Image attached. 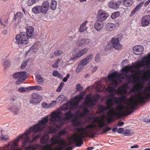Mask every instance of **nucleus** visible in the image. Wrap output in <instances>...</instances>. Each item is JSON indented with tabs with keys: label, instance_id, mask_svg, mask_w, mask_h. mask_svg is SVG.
<instances>
[{
	"label": "nucleus",
	"instance_id": "f257e3e1",
	"mask_svg": "<svg viewBox=\"0 0 150 150\" xmlns=\"http://www.w3.org/2000/svg\"><path fill=\"white\" fill-rule=\"evenodd\" d=\"M118 76L117 73H114L108 75L107 78L109 81L108 88L106 89V91L108 92L110 98L107 100L106 104L108 108L110 109L107 112V119L109 122L112 120L113 117H120L130 114L135 109V105L140 103L145 102V99L150 98V82L149 85L146 87L144 90L141 92L144 85L142 82L137 83L134 86L131 90V93L137 91L138 93L136 96V99L132 98L129 100H126L124 98H120L119 103H125V105L124 106L121 104H119L116 107V110L119 112L115 111L114 110L110 109L115 102H118L117 98H115L114 96L116 94H122V93H126V91L122 87L119 88L117 90L115 88L117 85V82L116 78Z\"/></svg>",
	"mask_w": 150,
	"mask_h": 150
},
{
	"label": "nucleus",
	"instance_id": "f03ea898",
	"mask_svg": "<svg viewBox=\"0 0 150 150\" xmlns=\"http://www.w3.org/2000/svg\"><path fill=\"white\" fill-rule=\"evenodd\" d=\"M96 123L98 127L102 128L105 126L104 118H100L95 117L92 124L86 126L85 127H81L76 128L78 134H76L72 137V139L69 144L67 143L64 139H61L60 136L66 134V131L63 130L59 133L58 136H54L50 139L52 144H46L42 146V150H62L68 145L75 143L76 146H80L83 143L82 139L86 137H93L95 135V130L94 128L97 127V125L93 124Z\"/></svg>",
	"mask_w": 150,
	"mask_h": 150
},
{
	"label": "nucleus",
	"instance_id": "7ed1b4c3",
	"mask_svg": "<svg viewBox=\"0 0 150 150\" xmlns=\"http://www.w3.org/2000/svg\"><path fill=\"white\" fill-rule=\"evenodd\" d=\"M48 120L49 121V115L42 119L34 127H31L26 130L23 134L17 137L13 142H10L3 148H1L0 150H21L20 148L15 149L18 146L20 139H23L21 146L24 147L28 144L34 142L37 138L40 137V134H39L33 136L32 139L30 138V136L32 132L36 133L45 130L47 131V133H49V125H46Z\"/></svg>",
	"mask_w": 150,
	"mask_h": 150
},
{
	"label": "nucleus",
	"instance_id": "20e7f679",
	"mask_svg": "<svg viewBox=\"0 0 150 150\" xmlns=\"http://www.w3.org/2000/svg\"><path fill=\"white\" fill-rule=\"evenodd\" d=\"M146 59L140 63H138L134 66H126L123 70L127 72L126 76L129 83L136 82L139 79V75L140 70H143L144 74L147 73L150 70V54L146 57Z\"/></svg>",
	"mask_w": 150,
	"mask_h": 150
},
{
	"label": "nucleus",
	"instance_id": "39448f33",
	"mask_svg": "<svg viewBox=\"0 0 150 150\" xmlns=\"http://www.w3.org/2000/svg\"><path fill=\"white\" fill-rule=\"evenodd\" d=\"M26 30V33L25 32H22L16 36L15 42L19 47H22L26 45L28 42L29 38H32L34 36V30L33 27L27 26Z\"/></svg>",
	"mask_w": 150,
	"mask_h": 150
},
{
	"label": "nucleus",
	"instance_id": "423d86ee",
	"mask_svg": "<svg viewBox=\"0 0 150 150\" xmlns=\"http://www.w3.org/2000/svg\"><path fill=\"white\" fill-rule=\"evenodd\" d=\"M13 78L17 80L15 82L16 85L21 84L27 78L26 72L25 71L17 72L15 73L13 75Z\"/></svg>",
	"mask_w": 150,
	"mask_h": 150
},
{
	"label": "nucleus",
	"instance_id": "0eeeda50",
	"mask_svg": "<svg viewBox=\"0 0 150 150\" xmlns=\"http://www.w3.org/2000/svg\"><path fill=\"white\" fill-rule=\"evenodd\" d=\"M96 103V101L93 100L90 96H87L85 99V101L84 103L81 106V108L83 109V115L85 116L88 112V111L86 106H92L94 105Z\"/></svg>",
	"mask_w": 150,
	"mask_h": 150
},
{
	"label": "nucleus",
	"instance_id": "6e6552de",
	"mask_svg": "<svg viewBox=\"0 0 150 150\" xmlns=\"http://www.w3.org/2000/svg\"><path fill=\"white\" fill-rule=\"evenodd\" d=\"M83 97L82 96H76L73 101L68 102L67 104L64 105V108L65 110L68 109L69 108H74L77 105L80 100H81Z\"/></svg>",
	"mask_w": 150,
	"mask_h": 150
},
{
	"label": "nucleus",
	"instance_id": "1a4fd4ad",
	"mask_svg": "<svg viewBox=\"0 0 150 150\" xmlns=\"http://www.w3.org/2000/svg\"><path fill=\"white\" fill-rule=\"evenodd\" d=\"M88 48H83L81 50H80L78 53H76L75 55H73V56L71 57L70 59L69 62H67V64H68V62L69 64H72L76 60L77 58H79L81 56H83L85 54H86L88 51Z\"/></svg>",
	"mask_w": 150,
	"mask_h": 150
},
{
	"label": "nucleus",
	"instance_id": "9d476101",
	"mask_svg": "<svg viewBox=\"0 0 150 150\" xmlns=\"http://www.w3.org/2000/svg\"><path fill=\"white\" fill-rule=\"evenodd\" d=\"M7 108L14 114L17 115L19 113V111L21 109V104L19 102L17 104H16L14 103L13 105L8 106Z\"/></svg>",
	"mask_w": 150,
	"mask_h": 150
},
{
	"label": "nucleus",
	"instance_id": "9b49d317",
	"mask_svg": "<svg viewBox=\"0 0 150 150\" xmlns=\"http://www.w3.org/2000/svg\"><path fill=\"white\" fill-rule=\"evenodd\" d=\"M111 42L112 48L118 50L122 49V45L120 43L119 40L117 38H112L111 40Z\"/></svg>",
	"mask_w": 150,
	"mask_h": 150
},
{
	"label": "nucleus",
	"instance_id": "f8f14e48",
	"mask_svg": "<svg viewBox=\"0 0 150 150\" xmlns=\"http://www.w3.org/2000/svg\"><path fill=\"white\" fill-rule=\"evenodd\" d=\"M109 15L105 11L100 10L98 11L97 15L98 20L103 22L108 16Z\"/></svg>",
	"mask_w": 150,
	"mask_h": 150
},
{
	"label": "nucleus",
	"instance_id": "ddd939ff",
	"mask_svg": "<svg viewBox=\"0 0 150 150\" xmlns=\"http://www.w3.org/2000/svg\"><path fill=\"white\" fill-rule=\"evenodd\" d=\"M32 98L30 100L31 103H38L41 100V97L37 93H33L32 95Z\"/></svg>",
	"mask_w": 150,
	"mask_h": 150
},
{
	"label": "nucleus",
	"instance_id": "4468645a",
	"mask_svg": "<svg viewBox=\"0 0 150 150\" xmlns=\"http://www.w3.org/2000/svg\"><path fill=\"white\" fill-rule=\"evenodd\" d=\"M150 23V15H145L142 17L141 19V25L142 26H146Z\"/></svg>",
	"mask_w": 150,
	"mask_h": 150
},
{
	"label": "nucleus",
	"instance_id": "2eb2a0df",
	"mask_svg": "<svg viewBox=\"0 0 150 150\" xmlns=\"http://www.w3.org/2000/svg\"><path fill=\"white\" fill-rule=\"evenodd\" d=\"M133 49L134 54L139 55L142 53L144 49L142 45H138L134 46Z\"/></svg>",
	"mask_w": 150,
	"mask_h": 150
},
{
	"label": "nucleus",
	"instance_id": "dca6fc26",
	"mask_svg": "<svg viewBox=\"0 0 150 150\" xmlns=\"http://www.w3.org/2000/svg\"><path fill=\"white\" fill-rule=\"evenodd\" d=\"M93 57V54H90L86 58L82 60L81 61L80 63L84 66H86L91 61Z\"/></svg>",
	"mask_w": 150,
	"mask_h": 150
},
{
	"label": "nucleus",
	"instance_id": "f3484780",
	"mask_svg": "<svg viewBox=\"0 0 150 150\" xmlns=\"http://www.w3.org/2000/svg\"><path fill=\"white\" fill-rule=\"evenodd\" d=\"M32 12L35 14H38L41 13L45 14L41 6H36L32 9Z\"/></svg>",
	"mask_w": 150,
	"mask_h": 150
},
{
	"label": "nucleus",
	"instance_id": "a211bd4d",
	"mask_svg": "<svg viewBox=\"0 0 150 150\" xmlns=\"http://www.w3.org/2000/svg\"><path fill=\"white\" fill-rule=\"evenodd\" d=\"M103 26V24L102 21L97 20L95 23L94 27L97 31H100L102 29Z\"/></svg>",
	"mask_w": 150,
	"mask_h": 150
},
{
	"label": "nucleus",
	"instance_id": "6ab92c4d",
	"mask_svg": "<svg viewBox=\"0 0 150 150\" xmlns=\"http://www.w3.org/2000/svg\"><path fill=\"white\" fill-rule=\"evenodd\" d=\"M49 5V3L48 1H44L41 6L45 14H47L48 11L50 6Z\"/></svg>",
	"mask_w": 150,
	"mask_h": 150
},
{
	"label": "nucleus",
	"instance_id": "aec40b11",
	"mask_svg": "<svg viewBox=\"0 0 150 150\" xmlns=\"http://www.w3.org/2000/svg\"><path fill=\"white\" fill-rule=\"evenodd\" d=\"M72 122L74 126H80L83 124L79 117L75 116L72 120Z\"/></svg>",
	"mask_w": 150,
	"mask_h": 150
},
{
	"label": "nucleus",
	"instance_id": "412c9836",
	"mask_svg": "<svg viewBox=\"0 0 150 150\" xmlns=\"http://www.w3.org/2000/svg\"><path fill=\"white\" fill-rule=\"evenodd\" d=\"M115 28L114 24L112 23H108L106 25L105 28L108 31H110L114 30Z\"/></svg>",
	"mask_w": 150,
	"mask_h": 150
},
{
	"label": "nucleus",
	"instance_id": "4be33fe9",
	"mask_svg": "<svg viewBox=\"0 0 150 150\" xmlns=\"http://www.w3.org/2000/svg\"><path fill=\"white\" fill-rule=\"evenodd\" d=\"M36 82L39 85H42L44 83V80L40 74L37 75L36 76Z\"/></svg>",
	"mask_w": 150,
	"mask_h": 150
},
{
	"label": "nucleus",
	"instance_id": "5701e85b",
	"mask_svg": "<svg viewBox=\"0 0 150 150\" xmlns=\"http://www.w3.org/2000/svg\"><path fill=\"white\" fill-rule=\"evenodd\" d=\"M120 4L116 2H111L109 4V6L111 8L117 9L119 7Z\"/></svg>",
	"mask_w": 150,
	"mask_h": 150
},
{
	"label": "nucleus",
	"instance_id": "b1692460",
	"mask_svg": "<svg viewBox=\"0 0 150 150\" xmlns=\"http://www.w3.org/2000/svg\"><path fill=\"white\" fill-rule=\"evenodd\" d=\"M38 145L34 144L25 147V149L26 150H35L38 147Z\"/></svg>",
	"mask_w": 150,
	"mask_h": 150
},
{
	"label": "nucleus",
	"instance_id": "393cba45",
	"mask_svg": "<svg viewBox=\"0 0 150 150\" xmlns=\"http://www.w3.org/2000/svg\"><path fill=\"white\" fill-rule=\"evenodd\" d=\"M88 21H86L80 25L79 29L80 32L83 33L87 30V28L86 27V25Z\"/></svg>",
	"mask_w": 150,
	"mask_h": 150
},
{
	"label": "nucleus",
	"instance_id": "a878e982",
	"mask_svg": "<svg viewBox=\"0 0 150 150\" xmlns=\"http://www.w3.org/2000/svg\"><path fill=\"white\" fill-rule=\"evenodd\" d=\"M49 139V137L47 135L42 136L40 139V142L42 144H46Z\"/></svg>",
	"mask_w": 150,
	"mask_h": 150
},
{
	"label": "nucleus",
	"instance_id": "bb28decb",
	"mask_svg": "<svg viewBox=\"0 0 150 150\" xmlns=\"http://www.w3.org/2000/svg\"><path fill=\"white\" fill-rule=\"evenodd\" d=\"M73 115L71 111H69L68 112L65 114L64 119L66 120H69L73 117Z\"/></svg>",
	"mask_w": 150,
	"mask_h": 150
},
{
	"label": "nucleus",
	"instance_id": "cd10ccee",
	"mask_svg": "<svg viewBox=\"0 0 150 150\" xmlns=\"http://www.w3.org/2000/svg\"><path fill=\"white\" fill-rule=\"evenodd\" d=\"M85 39H81L79 38L78 39L76 40V44L78 46H83L85 45Z\"/></svg>",
	"mask_w": 150,
	"mask_h": 150
},
{
	"label": "nucleus",
	"instance_id": "c85d7f7f",
	"mask_svg": "<svg viewBox=\"0 0 150 150\" xmlns=\"http://www.w3.org/2000/svg\"><path fill=\"white\" fill-rule=\"evenodd\" d=\"M104 87L100 82H98L96 85V89L99 92H101L103 89Z\"/></svg>",
	"mask_w": 150,
	"mask_h": 150
},
{
	"label": "nucleus",
	"instance_id": "c756f323",
	"mask_svg": "<svg viewBox=\"0 0 150 150\" xmlns=\"http://www.w3.org/2000/svg\"><path fill=\"white\" fill-rule=\"evenodd\" d=\"M123 4L125 6H128L131 5L133 0H123Z\"/></svg>",
	"mask_w": 150,
	"mask_h": 150
},
{
	"label": "nucleus",
	"instance_id": "7c9ffc66",
	"mask_svg": "<svg viewBox=\"0 0 150 150\" xmlns=\"http://www.w3.org/2000/svg\"><path fill=\"white\" fill-rule=\"evenodd\" d=\"M57 2L55 1H52L51 3L50 7L53 10H55L57 8Z\"/></svg>",
	"mask_w": 150,
	"mask_h": 150
},
{
	"label": "nucleus",
	"instance_id": "2f4dec72",
	"mask_svg": "<svg viewBox=\"0 0 150 150\" xmlns=\"http://www.w3.org/2000/svg\"><path fill=\"white\" fill-rule=\"evenodd\" d=\"M23 17V14L21 12L17 13L15 15V18L14 20L16 21L17 19H20Z\"/></svg>",
	"mask_w": 150,
	"mask_h": 150
},
{
	"label": "nucleus",
	"instance_id": "473e14b6",
	"mask_svg": "<svg viewBox=\"0 0 150 150\" xmlns=\"http://www.w3.org/2000/svg\"><path fill=\"white\" fill-rule=\"evenodd\" d=\"M20 100L19 97L17 96H13L11 98V100L12 102H17V103H18L19 100Z\"/></svg>",
	"mask_w": 150,
	"mask_h": 150
},
{
	"label": "nucleus",
	"instance_id": "72a5a7b5",
	"mask_svg": "<svg viewBox=\"0 0 150 150\" xmlns=\"http://www.w3.org/2000/svg\"><path fill=\"white\" fill-rule=\"evenodd\" d=\"M4 18L2 17L1 20V25H4V26H6L8 24L7 19H5L4 20Z\"/></svg>",
	"mask_w": 150,
	"mask_h": 150
},
{
	"label": "nucleus",
	"instance_id": "f704fd0d",
	"mask_svg": "<svg viewBox=\"0 0 150 150\" xmlns=\"http://www.w3.org/2000/svg\"><path fill=\"white\" fill-rule=\"evenodd\" d=\"M83 66L80 63L78 64L77 67L76 69V72L77 73H79L83 69Z\"/></svg>",
	"mask_w": 150,
	"mask_h": 150
},
{
	"label": "nucleus",
	"instance_id": "c9c22d12",
	"mask_svg": "<svg viewBox=\"0 0 150 150\" xmlns=\"http://www.w3.org/2000/svg\"><path fill=\"white\" fill-rule=\"evenodd\" d=\"M123 134L125 136H129L132 135L133 132L129 129H126L123 132Z\"/></svg>",
	"mask_w": 150,
	"mask_h": 150
},
{
	"label": "nucleus",
	"instance_id": "e433bc0d",
	"mask_svg": "<svg viewBox=\"0 0 150 150\" xmlns=\"http://www.w3.org/2000/svg\"><path fill=\"white\" fill-rule=\"evenodd\" d=\"M61 60V59H58L54 63V64L52 65V67L53 68H57L58 67V64L60 62V61Z\"/></svg>",
	"mask_w": 150,
	"mask_h": 150
},
{
	"label": "nucleus",
	"instance_id": "4c0bfd02",
	"mask_svg": "<svg viewBox=\"0 0 150 150\" xmlns=\"http://www.w3.org/2000/svg\"><path fill=\"white\" fill-rule=\"evenodd\" d=\"M10 64L8 60H6L5 61L3 64L4 67L5 69L9 67L10 66Z\"/></svg>",
	"mask_w": 150,
	"mask_h": 150
},
{
	"label": "nucleus",
	"instance_id": "58836bf2",
	"mask_svg": "<svg viewBox=\"0 0 150 150\" xmlns=\"http://www.w3.org/2000/svg\"><path fill=\"white\" fill-rule=\"evenodd\" d=\"M119 15L120 13L119 12H115L112 14L111 17L113 19H115L119 16Z\"/></svg>",
	"mask_w": 150,
	"mask_h": 150
},
{
	"label": "nucleus",
	"instance_id": "ea45409f",
	"mask_svg": "<svg viewBox=\"0 0 150 150\" xmlns=\"http://www.w3.org/2000/svg\"><path fill=\"white\" fill-rule=\"evenodd\" d=\"M112 48V45L110 43H108L105 46L104 49L107 51L110 50Z\"/></svg>",
	"mask_w": 150,
	"mask_h": 150
},
{
	"label": "nucleus",
	"instance_id": "a19ab883",
	"mask_svg": "<svg viewBox=\"0 0 150 150\" xmlns=\"http://www.w3.org/2000/svg\"><path fill=\"white\" fill-rule=\"evenodd\" d=\"M28 61L29 60L28 59H27L25 61H23L21 64V69H23L25 68Z\"/></svg>",
	"mask_w": 150,
	"mask_h": 150
},
{
	"label": "nucleus",
	"instance_id": "79ce46f5",
	"mask_svg": "<svg viewBox=\"0 0 150 150\" xmlns=\"http://www.w3.org/2000/svg\"><path fill=\"white\" fill-rule=\"evenodd\" d=\"M143 4V2H141L140 3L139 5L137 6L134 9V11L131 13V14H132V15L134 14L138 10L139 8L140 7V5H142Z\"/></svg>",
	"mask_w": 150,
	"mask_h": 150
},
{
	"label": "nucleus",
	"instance_id": "37998d69",
	"mask_svg": "<svg viewBox=\"0 0 150 150\" xmlns=\"http://www.w3.org/2000/svg\"><path fill=\"white\" fill-rule=\"evenodd\" d=\"M62 53L63 52L61 50H57L55 51L54 52V54L56 57H58L61 55Z\"/></svg>",
	"mask_w": 150,
	"mask_h": 150
},
{
	"label": "nucleus",
	"instance_id": "c03bdc74",
	"mask_svg": "<svg viewBox=\"0 0 150 150\" xmlns=\"http://www.w3.org/2000/svg\"><path fill=\"white\" fill-rule=\"evenodd\" d=\"M64 85V83L63 82H61L60 84V86L57 88L56 91L57 92H59L61 90L62 88V87Z\"/></svg>",
	"mask_w": 150,
	"mask_h": 150
},
{
	"label": "nucleus",
	"instance_id": "a18cd8bd",
	"mask_svg": "<svg viewBox=\"0 0 150 150\" xmlns=\"http://www.w3.org/2000/svg\"><path fill=\"white\" fill-rule=\"evenodd\" d=\"M76 89L78 91H79L83 89V88L81 86L80 84H77L76 86Z\"/></svg>",
	"mask_w": 150,
	"mask_h": 150
},
{
	"label": "nucleus",
	"instance_id": "49530a36",
	"mask_svg": "<svg viewBox=\"0 0 150 150\" xmlns=\"http://www.w3.org/2000/svg\"><path fill=\"white\" fill-rule=\"evenodd\" d=\"M85 45L88 46L90 45L91 44V40L89 39L85 38Z\"/></svg>",
	"mask_w": 150,
	"mask_h": 150
},
{
	"label": "nucleus",
	"instance_id": "de8ad7c7",
	"mask_svg": "<svg viewBox=\"0 0 150 150\" xmlns=\"http://www.w3.org/2000/svg\"><path fill=\"white\" fill-rule=\"evenodd\" d=\"M26 88H24V87H21L18 89V91L21 93L25 92L26 90Z\"/></svg>",
	"mask_w": 150,
	"mask_h": 150
},
{
	"label": "nucleus",
	"instance_id": "09e8293b",
	"mask_svg": "<svg viewBox=\"0 0 150 150\" xmlns=\"http://www.w3.org/2000/svg\"><path fill=\"white\" fill-rule=\"evenodd\" d=\"M56 104V101H52L50 103H49V108L55 106Z\"/></svg>",
	"mask_w": 150,
	"mask_h": 150
},
{
	"label": "nucleus",
	"instance_id": "8fccbe9b",
	"mask_svg": "<svg viewBox=\"0 0 150 150\" xmlns=\"http://www.w3.org/2000/svg\"><path fill=\"white\" fill-rule=\"evenodd\" d=\"M36 2L35 0H29L28 2V6H30Z\"/></svg>",
	"mask_w": 150,
	"mask_h": 150
},
{
	"label": "nucleus",
	"instance_id": "3c124183",
	"mask_svg": "<svg viewBox=\"0 0 150 150\" xmlns=\"http://www.w3.org/2000/svg\"><path fill=\"white\" fill-rule=\"evenodd\" d=\"M100 56L99 54H97L95 57V60L97 62H98L100 61Z\"/></svg>",
	"mask_w": 150,
	"mask_h": 150
},
{
	"label": "nucleus",
	"instance_id": "603ef678",
	"mask_svg": "<svg viewBox=\"0 0 150 150\" xmlns=\"http://www.w3.org/2000/svg\"><path fill=\"white\" fill-rule=\"evenodd\" d=\"M42 105L43 107L45 108H49V104L47 103L46 102H44L42 103Z\"/></svg>",
	"mask_w": 150,
	"mask_h": 150
},
{
	"label": "nucleus",
	"instance_id": "864d4df0",
	"mask_svg": "<svg viewBox=\"0 0 150 150\" xmlns=\"http://www.w3.org/2000/svg\"><path fill=\"white\" fill-rule=\"evenodd\" d=\"M59 74L57 71H54L52 72V75L54 76H58Z\"/></svg>",
	"mask_w": 150,
	"mask_h": 150
},
{
	"label": "nucleus",
	"instance_id": "5fc2aeb1",
	"mask_svg": "<svg viewBox=\"0 0 150 150\" xmlns=\"http://www.w3.org/2000/svg\"><path fill=\"white\" fill-rule=\"evenodd\" d=\"M111 129V128H109L107 127H104L103 130V132L105 133L107 131L110 130Z\"/></svg>",
	"mask_w": 150,
	"mask_h": 150
},
{
	"label": "nucleus",
	"instance_id": "6e6d98bb",
	"mask_svg": "<svg viewBox=\"0 0 150 150\" xmlns=\"http://www.w3.org/2000/svg\"><path fill=\"white\" fill-rule=\"evenodd\" d=\"M64 97V95H59L57 98V101H60Z\"/></svg>",
	"mask_w": 150,
	"mask_h": 150
},
{
	"label": "nucleus",
	"instance_id": "4d7b16f0",
	"mask_svg": "<svg viewBox=\"0 0 150 150\" xmlns=\"http://www.w3.org/2000/svg\"><path fill=\"white\" fill-rule=\"evenodd\" d=\"M69 74H67L66 77L63 78V81L64 82H66L67 81L69 77Z\"/></svg>",
	"mask_w": 150,
	"mask_h": 150
},
{
	"label": "nucleus",
	"instance_id": "13d9d810",
	"mask_svg": "<svg viewBox=\"0 0 150 150\" xmlns=\"http://www.w3.org/2000/svg\"><path fill=\"white\" fill-rule=\"evenodd\" d=\"M35 90L38 91L42 90V88L39 85H37L35 86Z\"/></svg>",
	"mask_w": 150,
	"mask_h": 150
},
{
	"label": "nucleus",
	"instance_id": "bf43d9fd",
	"mask_svg": "<svg viewBox=\"0 0 150 150\" xmlns=\"http://www.w3.org/2000/svg\"><path fill=\"white\" fill-rule=\"evenodd\" d=\"M124 131V129L123 128H120L118 129L117 130L118 133H121L122 132Z\"/></svg>",
	"mask_w": 150,
	"mask_h": 150
},
{
	"label": "nucleus",
	"instance_id": "052dcab7",
	"mask_svg": "<svg viewBox=\"0 0 150 150\" xmlns=\"http://www.w3.org/2000/svg\"><path fill=\"white\" fill-rule=\"evenodd\" d=\"M2 139L3 140H6L8 139V136L6 135H2Z\"/></svg>",
	"mask_w": 150,
	"mask_h": 150
},
{
	"label": "nucleus",
	"instance_id": "680f3d73",
	"mask_svg": "<svg viewBox=\"0 0 150 150\" xmlns=\"http://www.w3.org/2000/svg\"><path fill=\"white\" fill-rule=\"evenodd\" d=\"M33 86H31L26 88V89L28 90H34Z\"/></svg>",
	"mask_w": 150,
	"mask_h": 150
},
{
	"label": "nucleus",
	"instance_id": "e2e57ef3",
	"mask_svg": "<svg viewBox=\"0 0 150 150\" xmlns=\"http://www.w3.org/2000/svg\"><path fill=\"white\" fill-rule=\"evenodd\" d=\"M124 124V123L123 122H119L117 124V125L119 127H121Z\"/></svg>",
	"mask_w": 150,
	"mask_h": 150
},
{
	"label": "nucleus",
	"instance_id": "0e129e2a",
	"mask_svg": "<svg viewBox=\"0 0 150 150\" xmlns=\"http://www.w3.org/2000/svg\"><path fill=\"white\" fill-rule=\"evenodd\" d=\"M139 146L137 144H135L133 146H132L131 147V148L132 149H133L134 148H138Z\"/></svg>",
	"mask_w": 150,
	"mask_h": 150
},
{
	"label": "nucleus",
	"instance_id": "69168bd1",
	"mask_svg": "<svg viewBox=\"0 0 150 150\" xmlns=\"http://www.w3.org/2000/svg\"><path fill=\"white\" fill-rule=\"evenodd\" d=\"M62 99V101L64 102L66 101L67 100V97L64 96V97Z\"/></svg>",
	"mask_w": 150,
	"mask_h": 150
},
{
	"label": "nucleus",
	"instance_id": "338daca9",
	"mask_svg": "<svg viewBox=\"0 0 150 150\" xmlns=\"http://www.w3.org/2000/svg\"><path fill=\"white\" fill-rule=\"evenodd\" d=\"M150 2V1L149 0H148V1H146L144 4V6H146Z\"/></svg>",
	"mask_w": 150,
	"mask_h": 150
},
{
	"label": "nucleus",
	"instance_id": "774afa93",
	"mask_svg": "<svg viewBox=\"0 0 150 150\" xmlns=\"http://www.w3.org/2000/svg\"><path fill=\"white\" fill-rule=\"evenodd\" d=\"M72 147H69L66 148L65 150H72Z\"/></svg>",
	"mask_w": 150,
	"mask_h": 150
}]
</instances>
